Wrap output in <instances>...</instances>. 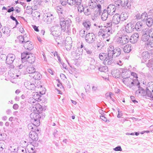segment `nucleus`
Returning a JSON list of instances; mask_svg holds the SVG:
<instances>
[{"mask_svg":"<svg viewBox=\"0 0 153 153\" xmlns=\"http://www.w3.org/2000/svg\"><path fill=\"white\" fill-rule=\"evenodd\" d=\"M36 107L37 113L33 112L30 115V117L31 119V121L36 125L39 126L40 125V122L39 118H41L39 114H41L42 111V106L39 104L37 105Z\"/></svg>","mask_w":153,"mask_h":153,"instance_id":"1","label":"nucleus"},{"mask_svg":"<svg viewBox=\"0 0 153 153\" xmlns=\"http://www.w3.org/2000/svg\"><path fill=\"white\" fill-rule=\"evenodd\" d=\"M60 25L61 30L63 31L69 32L71 30V21L69 19L61 18L60 20Z\"/></svg>","mask_w":153,"mask_h":153,"instance_id":"2","label":"nucleus"},{"mask_svg":"<svg viewBox=\"0 0 153 153\" xmlns=\"http://www.w3.org/2000/svg\"><path fill=\"white\" fill-rule=\"evenodd\" d=\"M21 59L22 62H26L32 64L35 61V57L32 53L26 51L22 53Z\"/></svg>","mask_w":153,"mask_h":153,"instance_id":"3","label":"nucleus"},{"mask_svg":"<svg viewBox=\"0 0 153 153\" xmlns=\"http://www.w3.org/2000/svg\"><path fill=\"white\" fill-rule=\"evenodd\" d=\"M129 37L127 35H122L121 37H119L117 39V41L120 44L125 45L128 42Z\"/></svg>","mask_w":153,"mask_h":153,"instance_id":"4","label":"nucleus"},{"mask_svg":"<svg viewBox=\"0 0 153 153\" xmlns=\"http://www.w3.org/2000/svg\"><path fill=\"white\" fill-rule=\"evenodd\" d=\"M95 36L93 33H88L87 34L85 37L86 41L89 43H92L94 41Z\"/></svg>","mask_w":153,"mask_h":153,"instance_id":"5","label":"nucleus"},{"mask_svg":"<svg viewBox=\"0 0 153 153\" xmlns=\"http://www.w3.org/2000/svg\"><path fill=\"white\" fill-rule=\"evenodd\" d=\"M125 26V31L127 33H130L134 30V24L129 22Z\"/></svg>","mask_w":153,"mask_h":153,"instance_id":"6","label":"nucleus"},{"mask_svg":"<svg viewBox=\"0 0 153 153\" xmlns=\"http://www.w3.org/2000/svg\"><path fill=\"white\" fill-rule=\"evenodd\" d=\"M15 58L16 56L14 54H8L6 59V64L13 63Z\"/></svg>","mask_w":153,"mask_h":153,"instance_id":"7","label":"nucleus"},{"mask_svg":"<svg viewBox=\"0 0 153 153\" xmlns=\"http://www.w3.org/2000/svg\"><path fill=\"white\" fill-rule=\"evenodd\" d=\"M113 57H110V56H107L104 60L103 63L105 65H113L114 63V62Z\"/></svg>","mask_w":153,"mask_h":153,"instance_id":"8","label":"nucleus"},{"mask_svg":"<svg viewBox=\"0 0 153 153\" xmlns=\"http://www.w3.org/2000/svg\"><path fill=\"white\" fill-rule=\"evenodd\" d=\"M120 15L118 13L115 14L113 17L112 21L115 25L118 24L121 22Z\"/></svg>","mask_w":153,"mask_h":153,"instance_id":"9","label":"nucleus"},{"mask_svg":"<svg viewBox=\"0 0 153 153\" xmlns=\"http://www.w3.org/2000/svg\"><path fill=\"white\" fill-rule=\"evenodd\" d=\"M29 136L31 139L30 141L32 140L33 142L37 141L38 140V137L36 131H30L29 133Z\"/></svg>","mask_w":153,"mask_h":153,"instance_id":"10","label":"nucleus"},{"mask_svg":"<svg viewBox=\"0 0 153 153\" xmlns=\"http://www.w3.org/2000/svg\"><path fill=\"white\" fill-rule=\"evenodd\" d=\"M25 86L29 90H34L36 87L35 85L33 83L29 81H26L25 82Z\"/></svg>","mask_w":153,"mask_h":153,"instance_id":"11","label":"nucleus"},{"mask_svg":"<svg viewBox=\"0 0 153 153\" xmlns=\"http://www.w3.org/2000/svg\"><path fill=\"white\" fill-rule=\"evenodd\" d=\"M139 35L138 33H135L130 37V41L132 43H135L137 42L138 39Z\"/></svg>","mask_w":153,"mask_h":153,"instance_id":"12","label":"nucleus"},{"mask_svg":"<svg viewBox=\"0 0 153 153\" xmlns=\"http://www.w3.org/2000/svg\"><path fill=\"white\" fill-rule=\"evenodd\" d=\"M24 47L25 49L28 51H31L33 48V45L32 42L27 40L24 43Z\"/></svg>","mask_w":153,"mask_h":153,"instance_id":"13","label":"nucleus"},{"mask_svg":"<svg viewBox=\"0 0 153 153\" xmlns=\"http://www.w3.org/2000/svg\"><path fill=\"white\" fill-rule=\"evenodd\" d=\"M117 8V7L114 5L110 4L108 6L106 10L111 15L115 12Z\"/></svg>","mask_w":153,"mask_h":153,"instance_id":"14","label":"nucleus"},{"mask_svg":"<svg viewBox=\"0 0 153 153\" xmlns=\"http://www.w3.org/2000/svg\"><path fill=\"white\" fill-rule=\"evenodd\" d=\"M53 19L54 16L53 15L50 13H48L47 14L44 20L47 24H49L51 23Z\"/></svg>","mask_w":153,"mask_h":153,"instance_id":"15","label":"nucleus"},{"mask_svg":"<svg viewBox=\"0 0 153 153\" xmlns=\"http://www.w3.org/2000/svg\"><path fill=\"white\" fill-rule=\"evenodd\" d=\"M149 56V53L148 51H145L143 52L140 55V58L142 60L143 62L144 61L146 62Z\"/></svg>","mask_w":153,"mask_h":153,"instance_id":"16","label":"nucleus"},{"mask_svg":"<svg viewBox=\"0 0 153 153\" xmlns=\"http://www.w3.org/2000/svg\"><path fill=\"white\" fill-rule=\"evenodd\" d=\"M111 73L113 76L115 78L119 77L120 75V71L119 70L116 69H113Z\"/></svg>","mask_w":153,"mask_h":153,"instance_id":"17","label":"nucleus"},{"mask_svg":"<svg viewBox=\"0 0 153 153\" xmlns=\"http://www.w3.org/2000/svg\"><path fill=\"white\" fill-rule=\"evenodd\" d=\"M37 126L36 125V124L33 123H30L28 125V128L29 130H32V131H39V130L38 129Z\"/></svg>","mask_w":153,"mask_h":153,"instance_id":"18","label":"nucleus"},{"mask_svg":"<svg viewBox=\"0 0 153 153\" xmlns=\"http://www.w3.org/2000/svg\"><path fill=\"white\" fill-rule=\"evenodd\" d=\"M29 76L37 80L40 79H41V75L39 73L35 71L34 73L33 74L30 75Z\"/></svg>","mask_w":153,"mask_h":153,"instance_id":"19","label":"nucleus"},{"mask_svg":"<svg viewBox=\"0 0 153 153\" xmlns=\"http://www.w3.org/2000/svg\"><path fill=\"white\" fill-rule=\"evenodd\" d=\"M111 14L108 13L106 10H104L101 15V19L103 21H105L107 19L108 15Z\"/></svg>","mask_w":153,"mask_h":153,"instance_id":"20","label":"nucleus"},{"mask_svg":"<svg viewBox=\"0 0 153 153\" xmlns=\"http://www.w3.org/2000/svg\"><path fill=\"white\" fill-rule=\"evenodd\" d=\"M143 23L140 22H137L135 25H134V30H136L137 31H141L142 29Z\"/></svg>","mask_w":153,"mask_h":153,"instance_id":"21","label":"nucleus"},{"mask_svg":"<svg viewBox=\"0 0 153 153\" xmlns=\"http://www.w3.org/2000/svg\"><path fill=\"white\" fill-rule=\"evenodd\" d=\"M83 12L85 14L86 16H89L91 14V13L93 12V9H91L89 7L88 8H87V7H83Z\"/></svg>","mask_w":153,"mask_h":153,"instance_id":"22","label":"nucleus"},{"mask_svg":"<svg viewBox=\"0 0 153 153\" xmlns=\"http://www.w3.org/2000/svg\"><path fill=\"white\" fill-rule=\"evenodd\" d=\"M3 33L5 34L7 36H9L10 34V28L7 27L5 26L2 29Z\"/></svg>","mask_w":153,"mask_h":153,"instance_id":"23","label":"nucleus"},{"mask_svg":"<svg viewBox=\"0 0 153 153\" xmlns=\"http://www.w3.org/2000/svg\"><path fill=\"white\" fill-rule=\"evenodd\" d=\"M114 52L113 56L115 57L118 56L120 55L121 56L123 55V54L121 53V49L118 48H117L114 49Z\"/></svg>","mask_w":153,"mask_h":153,"instance_id":"24","label":"nucleus"},{"mask_svg":"<svg viewBox=\"0 0 153 153\" xmlns=\"http://www.w3.org/2000/svg\"><path fill=\"white\" fill-rule=\"evenodd\" d=\"M25 69L27 72L30 75L33 74L36 71L35 69L32 66H29L28 65L27 68H26Z\"/></svg>","mask_w":153,"mask_h":153,"instance_id":"25","label":"nucleus"},{"mask_svg":"<svg viewBox=\"0 0 153 153\" xmlns=\"http://www.w3.org/2000/svg\"><path fill=\"white\" fill-rule=\"evenodd\" d=\"M123 82L126 85L128 86L129 85L130 83V82L132 81V79L130 78L127 77V76L126 77H123Z\"/></svg>","mask_w":153,"mask_h":153,"instance_id":"26","label":"nucleus"},{"mask_svg":"<svg viewBox=\"0 0 153 153\" xmlns=\"http://www.w3.org/2000/svg\"><path fill=\"white\" fill-rule=\"evenodd\" d=\"M121 6L123 7L127 6L128 8H130L131 6V4L129 2L128 0H121Z\"/></svg>","mask_w":153,"mask_h":153,"instance_id":"27","label":"nucleus"},{"mask_svg":"<svg viewBox=\"0 0 153 153\" xmlns=\"http://www.w3.org/2000/svg\"><path fill=\"white\" fill-rule=\"evenodd\" d=\"M96 66L98 68V70L101 72H105L107 69V67L101 65L100 64L96 65Z\"/></svg>","mask_w":153,"mask_h":153,"instance_id":"28","label":"nucleus"},{"mask_svg":"<svg viewBox=\"0 0 153 153\" xmlns=\"http://www.w3.org/2000/svg\"><path fill=\"white\" fill-rule=\"evenodd\" d=\"M132 49L131 46L130 45H126L124 48L123 51L125 53H129L130 52Z\"/></svg>","mask_w":153,"mask_h":153,"instance_id":"29","label":"nucleus"},{"mask_svg":"<svg viewBox=\"0 0 153 153\" xmlns=\"http://www.w3.org/2000/svg\"><path fill=\"white\" fill-rule=\"evenodd\" d=\"M97 3L94 0H91V2H90L89 4V7L91 9H93L94 10V9L97 7Z\"/></svg>","mask_w":153,"mask_h":153,"instance_id":"30","label":"nucleus"},{"mask_svg":"<svg viewBox=\"0 0 153 153\" xmlns=\"http://www.w3.org/2000/svg\"><path fill=\"white\" fill-rule=\"evenodd\" d=\"M147 13L145 12L142 13L141 14L140 19L144 22H146V20L148 18Z\"/></svg>","mask_w":153,"mask_h":153,"instance_id":"31","label":"nucleus"},{"mask_svg":"<svg viewBox=\"0 0 153 153\" xmlns=\"http://www.w3.org/2000/svg\"><path fill=\"white\" fill-rule=\"evenodd\" d=\"M83 25L85 29L88 30L90 28L91 25L90 22L88 20H86L83 23Z\"/></svg>","mask_w":153,"mask_h":153,"instance_id":"32","label":"nucleus"},{"mask_svg":"<svg viewBox=\"0 0 153 153\" xmlns=\"http://www.w3.org/2000/svg\"><path fill=\"white\" fill-rule=\"evenodd\" d=\"M147 25L149 27H151L153 24V20L151 18H148L146 20Z\"/></svg>","mask_w":153,"mask_h":153,"instance_id":"33","label":"nucleus"},{"mask_svg":"<svg viewBox=\"0 0 153 153\" xmlns=\"http://www.w3.org/2000/svg\"><path fill=\"white\" fill-rule=\"evenodd\" d=\"M146 97H149L153 98V95L152 91H150L148 88H146Z\"/></svg>","mask_w":153,"mask_h":153,"instance_id":"34","label":"nucleus"},{"mask_svg":"<svg viewBox=\"0 0 153 153\" xmlns=\"http://www.w3.org/2000/svg\"><path fill=\"white\" fill-rule=\"evenodd\" d=\"M146 65L148 67L151 68L153 71V59H150L149 60L148 62L146 64Z\"/></svg>","mask_w":153,"mask_h":153,"instance_id":"35","label":"nucleus"},{"mask_svg":"<svg viewBox=\"0 0 153 153\" xmlns=\"http://www.w3.org/2000/svg\"><path fill=\"white\" fill-rule=\"evenodd\" d=\"M18 39L19 40V42L20 43H22L24 45V43L27 41L25 39L24 36H19L18 37Z\"/></svg>","mask_w":153,"mask_h":153,"instance_id":"36","label":"nucleus"},{"mask_svg":"<svg viewBox=\"0 0 153 153\" xmlns=\"http://www.w3.org/2000/svg\"><path fill=\"white\" fill-rule=\"evenodd\" d=\"M105 44L103 42L100 40H98L97 42V48H102L104 46Z\"/></svg>","mask_w":153,"mask_h":153,"instance_id":"37","label":"nucleus"},{"mask_svg":"<svg viewBox=\"0 0 153 153\" xmlns=\"http://www.w3.org/2000/svg\"><path fill=\"white\" fill-rule=\"evenodd\" d=\"M27 62L24 63L23 62L22 64L18 66V68L20 69L25 70L27 68Z\"/></svg>","mask_w":153,"mask_h":153,"instance_id":"38","label":"nucleus"},{"mask_svg":"<svg viewBox=\"0 0 153 153\" xmlns=\"http://www.w3.org/2000/svg\"><path fill=\"white\" fill-rule=\"evenodd\" d=\"M103 30V34H107L108 32H109V31L110 32H112V28H110V27H103V28H102Z\"/></svg>","mask_w":153,"mask_h":153,"instance_id":"39","label":"nucleus"},{"mask_svg":"<svg viewBox=\"0 0 153 153\" xmlns=\"http://www.w3.org/2000/svg\"><path fill=\"white\" fill-rule=\"evenodd\" d=\"M61 26L59 25H55L52 27L50 29L51 31H55L58 32H60Z\"/></svg>","mask_w":153,"mask_h":153,"instance_id":"40","label":"nucleus"},{"mask_svg":"<svg viewBox=\"0 0 153 153\" xmlns=\"http://www.w3.org/2000/svg\"><path fill=\"white\" fill-rule=\"evenodd\" d=\"M120 18L121 19V22H123L127 19L128 17V15L126 13H122L120 15Z\"/></svg>","mask_w":153,"mask_h":153,"instance_id":"41","label":"nucleus"},{"mask_svg":"<svg viewBox=\"0 0 153 153\" xmlns=\"http://www.w3.org/2000/svg\"><path fill=\"white\" fill-rule=\"evenodd\" d=\"M84 49L86 51L87 53L88 54V57L93 56L92 51L88 49V48L85 47H84Z\"/></svg>","mask_w":153,"mask_h":153,"instance_id":"42","label":"nucleus"},{"mask_svg":"<svg viewBox=\"0 0 153 153\" xmlns=\"http://www.w3.org/2000/svg\"><path fill=\"white\" fill-rule=\"evenodd\" d=\"M150 36L149 35H145L144 36H142L141 37V40L143 42H148L149 40Z\"/></svg>","mask_w":153,"mask_h":153,"instance_id":"43","label":"nucleus"},{"mask_svg":"<svg viewBox=\"0 0 153 153\" xmlns=\"http://www.w3.org/2000/svg\"><path fill=\"white\" fill-rule=\"evenodd\" d=\"M149 28H146L143 29L142 30V36H144L146 35H149Z\"/></svg>","mask_w":153,"mask_h":153,"instance_id":"44","label":"nucleus"},{"mask_svg":"<svg viewBox=\"0 0 153 153\" xmlns=\"http://www.w3.org/2000/svg\"><path fill=\"white\" fill-rule=\"evenodd\" d=\"M107 56V54L105 53H101L99 55V58L101 60H104Z\"/></svg>","mask_w":153,"mask_h":153,"instance_id":"45","label":"nucleus"},{"mask_svg":"<svg viewBox=\"0 0 153 153\" xmlns=\"http://www.w3.org/2000/svg\"><path fill=\"white\" fill-rule=\"evenodd\" d=\"M113 94H112L111 92L109 93H107L105 94V96L106 97V98L108 99H111L114 102L115 101V100L112 97V95Z\"/></svg>","mask_w":153,"mask_h":153,"instance_id":"46","label":"nucleus"},{"mask_svg":"<svg viewBox=\"0 0 153 153\" xmlns=\"http://www.w3.org/2000/svg\"><path fill=\"white\" fill-rule=\"evenodd\" d=\"M17 151L19 153H26V151L24 148L21 147L17 148Z\"/></svg>","mask_w":153,"mask_h":153,"instance_id":"47","label":"nucleus"},{"mask_svg":"<svg viewBox=\"0 0 153 153\" xmlns=\"http://www.w3.org/2000/svg\"><path fill=\"white\" fill-rule=\"evenodd\" d=\"M146 47L153 48V41H148L145 44Z\"/></svg>","mask_w":153,"mask_h":153,"instance_id":"48","label":"nucleus"},{"mask_svg":"<svg viewBox=\"0 0 153 153\" xmlns=\"http://www.w3.org/2000/svg\"><path fill=\"white\" fill-rule=\"evenodd\" d=\"M51 34H52L53 36H58L60 34V32L56 31H51Z\"/></svg>","mask_w":153,"mask_h":153,"instance_id":"49","label":"nucleus"},{"mask_svg":"<svg viewBox=\"0 0 153 153\" xmlns=\"http://www.w3.org/2000/svg\"><path fill=\"white\" fill-rule=\"evenodd\" d=\"M128 70L126 68L123 69H122V71L121 73V76L123 78V77H126V74H127V72Z\"/></svg>","mask_w":153,"mask_h":153,"instance_id":"50","label":"nucleus"},{"mask_svg":"<svg viewBox=\"0 0 153 153\" xmlns=\"http://www.w3.org/2000/svg\"><path fill=\"white\" fill-rule=\"evenodd\" d=\"M53 135L55 137H57L59 136V132L56 129H54Z\"/></svg>","mask_w":153,"mask_h":153,"instance_id":"51","label":"nucleus"},{"mask_svg":"<svg viewBox=\"0 0 153 153\" xmlns=\"http://www.w3.org/2000/svg\"><path fill=\"white\" fill-rule=\"evenodd\" d=\"M114 50H108V53L107 54V56H110V57H113L114 54Z\"/></svg>","mask_w":153,"mask_h":153,"instance_id":"52","label":"nucleus"},{"mask_svg":"<svg viewBox=\"0 0 153 153\" xmlns=\"http://www.w3.org/2000/svg\"><path fill=\"white\" fill-rule=\"evenodd\" d=\"M141 14L138 12L136 13L135 16H134V18L135 19L138 20L140 19Z\"/></svg>","mask_w":153,"mask_h":153,"instance_id":"53","label":"nucleus"},{"mask_svg":"<svg viewBox=\"0 0 153 153\" xmlns=\"http://www.w3.org/2000/svg\"><path fill=\"white\" fill-rule=\"evenodd\" d=\"M98 9L97 12L98 13H99L100 15H101V13H102L101 9V6L99 4H97V7Z\"/></svg>","mask_w":153,"mask_h":153,"instance_id":"54","label":"nucleus"},{"mask_svg":"<svg viewBox=\"0 0 153 153\" xmlns=\"http://www.w3.org/2000/svg\"><path fill=\"white\" fill-rule=\"evenodd\" d=\"M134 85L135 86H137L138 88H140V83L139 82L138 80L136 79H134Z\"/></svg>","mask_w":153,"mask_h":153,"instance_id":"55","label":"nucleus"},{"mask_svg":"<svg viewBox=\"0 0 153 153\" xmlns=\"http://www.w3.org/2000/svg\"><path fill=\"white\" fill-rule=\"evenodd\" d=\"M88 60L90 62V64L91 65H94V64L95 63V60L92 57H88Z\"/></svg>","mask_w":153,"mask_h":153,"instance_id":"56","label":"nucleus"},{"mask_svg":"<svg viewBox=\"0 0 153 153\" xmlns=\"http://www.w3.org/2000/svg\"><path fill=\"white\" fill-rule=\"evenodd\" d=\"M76 52H77L80 55H82L83 53V50L82 48H79V47L77 48L76 51Z\"/></svg>","mask_w":153,"mask_h":153,"instance_id":"57","label":"nucleus"},{"mask_svg":"<svg viewBox=\"0 0 153 153\" xmlns=\"http://www.w3.org/2000/svg\"><path fill=\"white\" fill-rule=\"evenodd\" d=\"M138 88L139 89L136 91V93L137 94H140L141 95L143 91V89L142 88H140V87Z\"/></svg>","mask_w":153,"mask_h":153,"instance_id":"58","label":"nucleus"},{"mask_svg":"<svg viewBox=\"0 0 153 153\" xmlns=\"http://www.w3.org/2000/svg\"><path fill=\"white\" fill-rule=\"evenodd\" d=\"M121 0H117L115 1V3L117 5L116 6L117 8H118L119 6L121 5Z\"/></svg>","mask_w":153,"mask_h":153,"instance_id":"59","label":"nucleus"},{"mask_svg":"<svg viewBox=\"0 0 153 153\" xmlns=\"http://www.w3.org/2000/svg\"><path fill=\"white\" fill-rule=\"evenodd\" d=\"M5 148V145L3 143H0V151H2Z\"/></svg>","mask_w":153,"mask_h":153,"instance_id":"60","label":"nucleus"},{"mask_svg":"<svg viewBox=\"0 0 153 153\" xmlns=\"http://www.w3.org/2000/svg\"><path fill=\"white\" fill-rule=\"evenodd\" d=\"M111 34L112 32H110L109 31V32L107 34H102V37L104 38H107Z\"/></svg>","mask_w":153,"mask_h":153,"instance_id":"61","label":"nucleus"},{"mask_svg":"<svg viewBox=\"0 0 153 153\" xmlns=\"http://www.w3.org/2000/svg\"><path fill=\"white\" fill-rule=\"evenodd\" d=\"M149 35L150 37L153 39V28L149 29Z\"/></svg>","mask_w":153,"mask_h":153,"instance_id":"62","label":"nucleus"},{"mask_svg":"<svg viewBox=\"0 0 153 153\" xmlns=\"http://www.w3.org/2000/svg\"><path fill=\"white\" fill-rule=\"evenodd\" d=\"M67 3L71 5L75 4L74 0H67Z\"/></svg>","mask_w":153,"mask_h":153,"instance_id":"63","label":"nucleus"},{"mask_svg":"<svg viewBox=\"0 0 153 153\" xmlns=\"http://www.w3.org/2000/svg\"><path fill=\"white\" fill-rule=\"evenodd\" d=\"M0 58L2 60H6L7 56L5 54H1L0 56Z\"/></svg>","mask_w":153,"mask_h":153,"instance_id":"64","label":"nucleus"}]
</instances>
